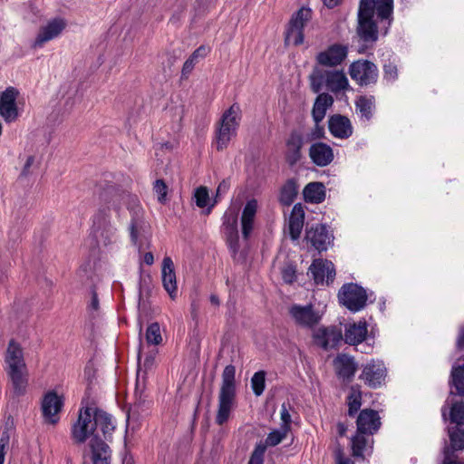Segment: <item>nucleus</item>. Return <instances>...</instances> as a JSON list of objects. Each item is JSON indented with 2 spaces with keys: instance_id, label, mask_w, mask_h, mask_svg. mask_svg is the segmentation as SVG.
<instances>
[{
  "instance_id": "nucleus-30",
  "label": "nucleus",
  "mask_w": 464,
  "mask_h": 464,
  "mask_svg": "<svg viewBox=\"0 0 464 464\" xmlns=\"http://www.w3.org/2000/svg\"><path fill=\"white\" fill-rule=\"evenodd\" d=\"M305 201L311 203H321L325 198L324 186L321 182H311L304 188Z\"/></svg>"
},
{
  "instance_id": "nucleus-36",
  "label": "nucleus",
  "mask_w": 464,
  "mask_h": 464,
  "mask_svg": "<svg viewBox=\"0 0 464 464\" xmlns=\"http://www.w3.org/2000/svg\"><path fill=\"white\" fill-rule=\"evenodd\" d=\"M146 342L149 345H159L162 342L160 327L158 323L150 324L145 334Z\"/></svg>"
},
{
  "instance_id": "nucleus-26",
  "label": "nucleus",
  "mask_w": 464,
  "mask_h": 464,
  "mask_svg": "<svg viewBox=\"0 0 464 464\" xmlns=\"http://www.w3.org/2000/svg\"><path fill=\"white\" fill-rule=\"evenodd\" d=\"M334 367L340 378L351 380L356 372V363L352 356L347 354H339L334 360Z\"/></svg>"
},
{
  "instance_id": "nucleus-39",
  "label": "nucleus",
  "mask_w": 464,
  "mask_h": 464,
  "mask_svg": "<svg viewBox=\"0 0 464 464\" xmlns=\"http://www.w3.org/2000/svg\"><path fill=\"white\" fill-rule=\"evenodd\" d=\"M451 378L458 393L464 396V364L452 368Z\"/></svg>"
},
{
  "instance_id": "nucleus-45",
  "label": "nucleus",
  "mask_w": 464,
  "mask_h": 464,
  "mask_svg": "<svg viewBox=\"0 0 464 464\" xmlns=\"http://www.w3.org/2000/svg\"><path fill=\"white\" fill-rule=\"evenodd\" d=\"M194 198L196 205L198 208H203L207 207L209 203V195L208 188L203 186L198 188L194 193Z\"/></svg>"
},
{
  "instance_id": "nucleus-24",
  "label": "nucleus",
  "mask_w": 464,
  "mask_h": 464,
  "mask_svg": "<svg viewBox=\"0 0 464 464\" xmlns=\"http://www.w3.org/2000/svg\"><path fill=\"white\" fill-rule=\"evenodd\" d=\"M329 130L335 138L347 139L353 134V126L348 118L334 115L329 120Z\"/></svg>"
},
{
  "instance_id": "nucleus-41",
  "label": "nucleus",
  "mask_w": 464,
  "mask_h": 464,
  "mask_svg": "<svg viewBox=\"0 0 464 464\" xmlns=\"http://www.w3.org/2000/svg\"><path fill=\"white\" fill-rule=\"evenodd\" d=\"M297 190L293 181L287 182L282 188L280 195V201L285 205H290L293 203Z\"/></svg>"
},
{
  "instance_id": "nucleus-17",
  "label": "nucleus",
  "mask_w": 464,
  "mask_h": 464,
  "mask_svg": "<svg viewBox=\"0 0 464 464\" xmlns=\"http://www.w3.org/2000/svg\"><path fill=\"white\" fill-rule=\"evenodd\" d=\"M314 342L324 350L335 348L343 340L342 331L335 327H320L313 334Z\"/></svg>"
},
{
  "instance_id": "nucleus-20",
  "label": "nucleus",
  "mask_w": 464,
  "mask_h": 464,
  "mask_svg": "<svg viewBox=\"0 0 464 464\" xmlns=\"http://www.w3.org/2000/svg\"><path fill=\"white\" fill-rule=\"evenodd\" d=\"M161 274L164 289L171 299H175L177 296V280L174 264L169 256H165L163 259Z\"/></svg>"
},
{
  "instance_id": "nucleus-10",
  "label": "nucleus",
  "mask_w": 464,
  "mask_h": 464,
  "mask_svg": "<svg viewBox=\"0 0 464 464\" xmlns=\"http://www.w3.org/2000/svg\"><path fill=\"white\" fill-rule=\"evenodd\" d=\"M67 26V21L62 17L48 20L39 28L33 44L34 48H42L47 42L59 37Z\"/></svg>"
},
{
  "instance_id": "nucleus-62",
  "label": "nucleus",
  "mask_w": 464,
  "mask_h": 464,
  "mask_svg": "<svg viewBox=\"0 0 464 464\" xmlns=\"http://www.w3.org/2000/svg\"><path fill=\"white\" fill-rule=\"evenodd\" d=\"M338 430H339V433L341 436H343L344 433H345V427L343 426V424H338Z\"/></svg>"
},
{
  "instance_id": "nucleus-11",
  "label": "nucleus",
  "mask_w": 464,
  "mask_h": 464,
  "mask_svg": "<svg viewBox=\"0 0 464 464\" xmlns=\"http://www.w3.org/2000/svg\"><path fill=\"white\" fill-rule=\"evenodd\" d=\"M349 73L351 78L362 86L374 83L378 77L376 65L367 60L353 62L350 65Z\"/></svg>"
},
{
  "instance_id": "nucleus-54",
  "label": "nucleus",
  "mask_w": 464,
  "mask_h": 464,
  "mask_svg": "<svg viewBox=\"0 0 464 464\" xmlns=\"http://www.w3.org/2000/svg\"><path fill=\"white\" fill-rule=\"evenodd\" d=\"M9 437L5 434L0 439V464H4L5 462V449L8 445Z\"/></svg>"
},
{
  "instance_id": "nucleus-46",
  "label": "nucleus",
  "mask_w": 464,
  "mask_h": 464,
  "mask_svg": "<svg viewBox=\"0 0 464 464\" xmlns=\"http://www.w3.org/2000/svg\"><path fill=\"white\" fill-rule=\"evenodd\" d=\"M267 447L266 442L257 444L248 464H263V457Z\"/></svg>"
},
{
  "instance_id": "nucleus-40",
  "label": "nucleus",
  "mask_w": 464,
  "mask_h": 464,
  "mask_svg": "<svg viewBox=\"0 0 464 464\" xmlns=\"http://www.w3.org/2000/svg\"><path fill=\"white\" fill-rule=\"evenodd\" d=\"M289 430L286 428L280 427L278 430H273L266 437V446L275 447L281 443L285 438Z\"/></svg>"
},
{
  "instance_id": "nucleus-13",
  "label": "nucleus",
  "mask_w": 464,
  "mask_h": 464,
  "mask_svg": "<svg viewBox=\"0 0 464 464\" xmlns=\"http://www.w3.org/2000/svg\"><path fill=\"white\" fill-rule=\"evenodd\" d=\"M385 376L384 363L379 360H371L362 366L360 379L369 387L377 388L384 382Z\"/></svg>"
},
{
  "instance_id": "nucleus-50",
  "label": "nucleus",
  "mask_w": 464,
  "mask_h": 464,
  "mask_svg": "<svg viewBox=\"0 0 464 464\" xmlns=\"http://www.w3.org/2000/svg\"><path fill=\"white\" fill-rule=\"evenodd\" d=\"M282 277L285 283L291 284L295 278V270L292 266H285L282 270Z\"/></svg>"
},
{
  "instance_id": "nucleus-7",
  "label": "nucleus",
  "mask_w": 464,
  "mask_h": 464,
  "mask_svg": "<svg viewBox=\"0 0 464 464\" xmlns=\"http://www.w3.org/2000/svg\"><path fill=\"white\" fill-rule=\"evenodd\" d=\"M373 0H361L358 13V34L365 42L377 40V26L372 21Z\"/></svg>"
},
{
  "instance_id": "nucleus-64",
  "label": "nucleus",
  "mask_w": 464,
  "mask_h": 464,
  "mask_svg": "<svg viewBox=\"0 0 464 464\" xmlns=\"http://www.w3.org/2000/svg\"><path fill=\"white\" fill-rule=\"evenodd\" d=\"M442 417H443L444 420H446V413H445L444 411H442Z\"/></svg>"
},
{
  "instance_id": "nucleus-63",
  "label": "nucleus",
  "mask_w": 464,
  "mask_h": 464,
  "mask_svg": "<svg viewBox=\"0 0 464 464\" xmlns=\"http://www.w3.org/2000/svg\"><path fill=\"white\" fill-rule=\"evenodd\" d=\"M140 357H141V354H140V353H139V355H138V358H139V367H140V368L141 367V365H140ZM140 369L139 370L138 377L140 376Z\"/></svg>"
},
{
  "instance_id": "nucleus-32",
  "label": "nucleus",
  "mask_w": 464,
  "mask_h": 464,
  "mask_svg": "<svg viewBox=\"0 0 464 464\" xmlns=\"http://www.w3.org/2000/svg\"><path fill=\"white\" fill-rule=\"evenodd\" d=\"M208 53V49L205 46H200L189 56V58L184 63L182 68V74L186 75L191 72L195 64L198 59L204 58Z\"/></svg>"
},
{
  "instance_id": "nucleus-59",
  "label": "nucleus",
  "mask_w": 464,
  "mask_h": 464,
  "mask_svg": "<svg viewBox=\"0 0 464 464\" xmlns=\"http://www.w3.org/2000/svg\"><path fill=\"white\" fill-rule=\"evenodd\" d=\"M209 301L211 303L212 305L214 306H219L220 304V301H219V298L218 297V295L212 294L209 297Z\"/></svg>"
},
{
  "instance_id": "nucleus-33",
  "label": "nucleus",
  "mask_w": 464,
  "mask_h": 464,
  "mask_svg": "<svg viewBox=\"0 0 464 464\" xmlns=\"http://www.w3.org/2000/svg\"><path fill=\"white\" fill-rule=\"evenodd\" d=\"M356 108L362 118L369 121L372 118L374 102L371 98L360 97L356 102Z\"/></svg>"
},
{
  "instance_id": "nucleus-43",
  "label": "nucleus",
  "mask_w": 464,
  "mask_h": 464,
  "mask_svg": "<svg viewBox=\"0 0 464 464\" xmlns=\"http://www.w3.org/2000/svg\"><path fill=\"white\" fill-rule=\"evenodd\" d=\"M265 382H266L265 372L260 371V372H256L253 375V377L251 379V386H252L254 393L256 396H260L263 393L265 387H266Z\"/></svg>"
},
{
  "instance_id": "nucleus-34",
  "label": "nucleus",
  "mask_w": 464,
  "mask_h": 464,
  "mask_svg": "<svg viewBox=\"0 0 464 464\" xmlns=\"http://www.w3.org/2000/svg\"><path fill=\"white\" fill-rule=\"evenodd\" d=\"M361 400L362 394L360 389L355 386L351 387L350 393L347 398L349 407L348 413L350 416H353L358 411L362 405Z\"/></svg>"
},
{
  "instance_id": "nucleus-58",
  "label": "nucleus",
  "mask_w": 464,
  "mask_h": 464,
  "mask_svg": "<svg viewBox=\"0 0 464 464\" xmlns=\"http://www.w3.org/2000/svg\"><path fill=\"white\" fill-rule=\"evenodd\" d=\"M340 1L341 0H323L324 4L329 8L336 6Z\"/></svg>"
},
{
  "instance_id": "nucleus-61",
  "label": "nucleus",
  "mask_w": 464,
  "mask_h": 464,
  "mask_svg": "<svg viewBox=\"0 0 464 464\" xmlns=\"http://www.w3.org/2000/svg\"><path fill=\"white\" fill-rule=\"evenodd\" d=\"M79 276L82 279V281L84 280V277L86 276L87 278L89 277V275H88V272H87V269L85 267H81L80 270H79Z\"/></svg>"
},
{
  "instance_id": "nucleus-8",
  "label": "nucleus",
  "mask_w": 464,
  "mask_h": 464,
  "mask_svg": "<svg viewBox=\"0 0 464 464\" xmlns=\"http://www.w3.org/2000/svg\"><path fill=\"white\" fill-rule=\"evenodd\" d=\"M342 304L353 312L362 309L367 301L365 290L355 284L344 285L338 294Z\"/></svg>"
},
{
  "instance_id": "nucleus-5",
  "label": "nucleus",
  "mask_w": 464,
  "mask_h": 464,
  "mask_svg": "<svg viewBox=\"0 0 464 464\" xmlns=\"http://www.w3.org/2000/svg\"><path fill=\"white\" fill-rule=\"evenodd\" d=\"M236 369L227 365L222 372V383L218 393V407L216 422L218 425L226 423L236 405Z\"/></svg>"
},
{
  "instance_id": "nucleus-53",
  "label": "nucleus",
  "mask_w": 464,
  "mask_h": 464,
  "mask_svg": "<svg viewBox=\"0 0 464 464\" xmlns=\"http://www.w3.org/2000/svg\"><path fill=\"white\" fill-rule=\"evenodd\" d=\"M334 458L337 464H354L350 458H345L342 449H337L334 452Z\"/></svg>"
},
{
  "instance_id": "nucleus-31",
  "label": "nucleus",
  "mask_w": 464,
  "mask_h": 464,
  "mask_svg": "<svg viewBox=\"0 0 464 464\" xmlns=\"http://www.w3.org/2000/svg\"><path fill=\"white\" fill-rule=\"evenodd\" d=\"M334 102L333 97L326 93L320 94L313 108V117L316 123L320 122L325 116L326 110Z\"/></svg>"
},
{
  "instance_id": "nucleus-3",
  "label": "nucleus",
  "mask_w": 464,
  "mask_h": 464,
  "mask_svg": "<svg viewBox=\"0 0 464 464\" xmlns=\"http://www.w3.org/2000/svg\"><path fill=\"white\" fill-rule=\"evenodd\" d=\"M6 374L14 396L26 392L28 386V370L24 359L21 347L11 341L5 356Z\"/></svg>"
},
{
  "instance_id": "nucleus-49",
  "label": "nucleus",
  "mask_w": 464,
  "mask_h": 464,
  "mask_svg": "<svg viewBox=\"0 0 464 464\" xmlns=\"http://www.w3.org/2000/svg\"><path fill=\"white\" fill-rule=\"evenodd\" d=\"M157 353L158 351L156 349H152L145 355L142 365L146 371L151 369L154 366Z\"/></svg>"
},
{
  "instance_id": "nucleus-60",
  "label": "nucleus",
  "mask_w": 464,
  "mask_h": 464,
  "mask_svg": "<svg viewBox=\"0 0 464 464\" xmlns=\"http://www.w3.org/2000/svg\"><path fill=\"white\" fill-rule=\"evenodd\" d=\"M457 345L459 349L464 348V331L459 334Z\"/></svg>"
},
{
  "instance_id": "nucleus-57",
  "label": "nucleus",
  "mask_w": 464,
  "mask_h": 464,
  "mask_svg": "<svg viewBox=\"0 0 464 464\" xmlns=\"http://www.w3.org/2000/svg\"><path fill=\"white\" fill-rule=\"evenodd\" d=\"M143 262L149 266L152 265L154 262V256L152 253L148 252L143 256Z\"/></svg>"
},
{
  "instance_id": "nucleus-12",
  "label": "nucleus",
  "mask_w": 464,
  "mask_h": 464,
  "mask_svg": "<svg viewBox=\"0 0 464 464\" xmlns=\"http://www.w3.org/2000/svg\"><path fill=\"white\" fill-rule=\"evenodd\" d=\"M450 420L456 423L454 429H450L451 446L455 450L464 449V403H454L450 410Z\"/></svg>"
},
{
  "instance_id": "nucleus-28",
  "label": "nucleus",
  "mask_w": 464,
  "mask_h": 464,
  "mask_svg": "<svg viewBox=\"0 0 464 464\" xmlns=\"http://www.w3.org/2000/svg\"><path fill=\"white\" fill-rule=\"evenodd\" d=\"M304 219V210L301 204H295L292 209L288 228L292 239L295 240L300 237Z\"/></svg>"
},
{
  "instance_id": "nucleus-37",
  "label": "nucleus",
  "mask_w": 464,
  "mask_h": 464,
  "mask_svg": "<svg viewBox=\"0 0 464 464\" xmlns=\"http://www.w3.org/2000/svg\"><path fill=\"white\" fill-rule=\"evenodd\" d=\"M311 19V10L302 7L292 17L289 25L303 30L304 24Z\"/></svg>"
},
{
  "instance_id": "nucleus-29",
  "label": "nucleus",
  "mask_w": 464,
  "mask_h": 464,
  "mask_svg": "<svg viewBox=\"0 0 464 464\" xmlns=\"http://www.w3.org/2000/svg\"><path fill=\"white\" fill-rule=\"evenodd\" d=\"M325 82L331 92H339L347 89L349 83L346 75L343 72L334 71L325 74Z\"/></svg>"
},
{
  "instance_id": "nucleus-19",
  "label": "nucleus",
  "mask_w": 464,
  "mask_h": 464,
  "mask_svg": "<svg viewBox=\"0 0 464 464\" xmlns=\"http://www.w3.org/2000/svg\"><path fill=\"white\" fill-rule=\"evenodd\" d=\"M333 235L324 225L317 224L306 231L305 239L318 251H325L333 241Z\"/></svg>"
},
{
  "instance_id": "nucleus-9",
  "label": "nucleus",
  "mask_w": 464,
  "mask_h": 464,
  "mask_svg": "<svg viewBox=\"0 0 464 464\" xmlns=\"http://www.w3.org/2000/svg\"><path fill=\"white\" fill-rule=\"evenodd\" d=\"M289 315L296 325L309 329L318 324L322 319V314L311 304H292L289 307Z\"/></svg>"
},
{
  "instance_id": "nucleus-38",
  "label": "nucleus",
  "mask_w": 464,
  "mask_h": 464,
  "mask_svg": "<svg viewBox=\"0 0 464 464\" xmlns=\"http://www.w3.org/2000/svg\"><path fill=\"white\" fill-rule=\"evenodd\" d=\"M393 0H373V8L381 19H388L392 14Z\"/></svg>"
},
{
  "instance_id": "nucleus-18",
  "label": "nucleus",
  "mask_w": 464,
  "mask_h": 464,
  "mask_svg": "<svg viewBox=\"0 0 464 464\" xmlns=\"http://www.w3.org/2000/svg\"><path fill=\"white\" fill-rule=\"evenodd\" d=\"M315 284L329 285L335 276L334 266L331 261L324 259H315L309 267Z\"/></svg>"
},
{
  "instance_id": "nucleus-21",
  "label": "nucleus",
  "mask_w": 464,
  "mask_h": 464,
  "mask_svg": "<svg viewBox=\"0 0 464 464\" xmlns=\"http://www.w3.org/2000/svg\"><path fill=\"white\" fill-rule=\"evenodd\" d=\"M106 441L102 437L97 440L94 438L88 444L93 464H111V451Z\"/></svg>"
},
{
  "instance_id": "nucleus-15",
  "label": "nucleus",
  "mask_w": 464,
  "mask_h": 464,
  "mask_svg": "<svg viewBox=\"0 0 464 464\" xmlns=\"http://www.w3.org/2000/svg\"><path fill=\"white\" fill-rule=\"evenodd\" d=\"M63 401L54 392H47L42 401V414L44 422L49 424H56L59 420V413L62 411Z\"/></svg>"
},
{
  "instance_id": "nucleus-23",
  "label": "nucleus",
  "mask_w": 464,
  "mask_h": 464,
  "mask_svg": "<svg viewBox=\"0 0 464 464\" xmlns=\"http://www.w3.org/2000/svg\"><path fill=\"white\" fill-rule=\"evenodd\" d=\"M367 334L366 322L348 324L344 329V342L350 345H357L365 340Z\"/></svg>"
},
{
  "instance_id": "nucleus-27",
  "label": "nucleus",
  "mask_w": 464,
  "mask_h": 464,
  "mask_svg": "<svg viewBox=\"0 0 464 464\" xmlns=\"http://www.w3.org/2000/svg\"><path fill=\"white\" fill-rule=\"evenodd\" d=\"M257 211V201L251 199L246 204L241 217L242 234L245 238H247L253 228L256 214Z\"/></svg>"
},
{
  "instance_id": "nucleus-44",
  "label": "nucleus",
  "mask_w": 464,
  "mask_h": 464,
  "mask_svg": "<svg viewBox=\"0 0 464 464\" xmlns=\"http://www.w3.org/2000/svg\"><path fill=\"white\" fill-rule=\"evenodd\" d=\"M87 310L89 315L92 318L97 317L100 314L101 306L100 300L98 298V295L94 288L91 291L90 300L88 301Z\"/></svg>"
},
{
  "instance_id": "nucleus-25",
  "label": "nucleus",
  "mask_w": 464,
  "mask_h": 464,
  "mask_svg": "<svg viewBox=\"0 0 464 464\" xmlns=\"http://www.w3.org/2000/svg\"><path fill=\"white\" fill-rule=\"evenodd\" d=\"M304 139L301 134L292 132L286 140L285 159L290 165L295 164L302 158L301 149Z\"/></svg>"
},
{
  "instance_id": "nucleus-4",
  "label": "nucleus",
  "mask_w": 464,
  "mask_h": 464,
  "mask_svg": "<svg viewBox=\"0 0 464 464\" xmlns=\"http://www.w3.org/2000/svg\"><path fill=\"white\" fill-rule=\"evenodd\" d=\"M381 425L378 413L373 410L362 411L357 419V432L351 439V450L353 457L364 459L371 451V440L367 435L372 434Z\"/></svg>"
},
{
  "instance_id": "nucleus-1",
  "label": "nucleus",
  "mask_w": 464,
  "mask_h": 464,
  "mask_svg": "<svg viewBox=\"0 0 464 464\" xmlns=\"http://www.w3.org/2000/svg\"><path fill=\"white\" fill-rule=\"evenodd\" d=\"M128 195L118 186L109 184L100 194L101 208L94 216L92 232L99 245L108 246L117 241V230L111 222V212L117 215Z\"/></svg>"
},
{
  "instance_id": "nucleus-16",
  "label": "nucleus",
  "mask_w": 464,
  "mask_h": 464,
  "mask_svg": "<svg viewBox=\"0 0 464 464\" xmlns=\"http://www.w3.org/2000/svg\"><path fill=\"white\" fill-rule=\"evenodd\" d=\"M347 53V45L334 44L330 45L326 50L320 52L316 56V61L319 64L324 66H336L345 60Z\"/></svg>"
},
{
  "instance_id": "nucleus-22",
  "label": "nucleus",
  "mask_w": 464,
  "mask_h": 464,
  "mask_svg": "<svg viewBox=\"0 0 464 464\" xmlns=\"http://www.w3.org/2000/svg\"><path fill=\"white\" fill-rule=\"evenodd\" d=\"M309 156L312 161L320 167L329 165L334 160L332 148L323 142H316L310 147Z\"/></svg>"
},
{
  "instance_id": "nucleus-2",
  "label": "nucleus",
  "mask_w": 464,
  "mask_h": 464,
  "mask_svg": "<svg viewBox=\"0 0 464 464\" xmlns=\"http://www.w3.org/2000/svg\"><path fill=\"white\" fill-rule=\"evenodd\" d=\"M116 424L113 417L92 407L81 409L77 420L72 425L71 437L75 444L91 443L94 438L111 440Z\"/></svg>"
},
{
  "instance_id": "nucleus-56",
  "label": "nucleus",
  "mask_w": 464,
  "mask_h": 464,
  "mask_svg": "<svg viewBox=\"0 0 464 464\" xmlns=\"http://www.w3.org/2000/svg\"><path fill=\"white\" fill-rule=\"evenodd\" d=\"M229 185L227 181L223 180L219 183L217 188L216 198H218L228 190Z\"/></svg>"
},
{
  "instance_id": "nucleus-52",
  "label": "nucleus",
  "mask_w": 464,
  "mask_h": 464,
  "mask_svg": "<svg viewBox=\"0 0 464 464\" xmlns=\"http://www.w3.org/2000/svg\"><path fill=\"white\" fill-rule=\"evenodd\" d=\"M397 68L392 64L384 65V77L388 81H394L397 78Z\"/></svg>"
},
{
  "instance_id": "nucleus-47",
  "label": "nucleus",
  "mask_w": 464,
  "mask_h": 464,
  "mask_svg": "<svg viewBox=\"0 0 464 464\" xmlns=\"http://www.w3.org/2000/svg\"><path fill=\"white\" fill-rule=\"evenodd\" d=\"M155 193L157 194L158 200L160 203H165L167 200V185L161 179L156 180L153 188Z\"/></svg>"
},
{
  "instance_id": "nucleus-48",
  "label": "nucleus",
  "mask_w": 464,
  "mask_h": 464,
  "mask_svg": "<svg viewBox=\"0 0 464 464\" xmlns=\"http://www.w3.org/2000/svg\"><path fill=\"white\" fill-rule=\"evenodd\" d=\"M280 419H281V426L282 428H286L287 430H290L291 424V415L289 413V408L285 403H283L280 410Z\"/></svg>"
},
{
  "instance_id": "nucleus-14",
  "label": "nucleus",
  "mask_w": 464,
  "mask_h": 464,
  "mask_svg": "<svg viewBox=\"0 0 464 464\" xmlns=\"http://www.w3.org/2000/svg\"><path fill=\"white\" fill-rule=\"evenodd\" d=\"M18 94V91L14 87H8L0 93V116L6 122L14 121L19 116L16 105Z\"/></svg>"
},
{
  "instance_id": "nucleus-42",
  "label": "nucleus",
  "mask_w": 464,
  "mask_h": 464,
  "mask_svg": "<svg viewBox=\"0 0 464 464\" xmlns=\"http://www.w3.org/2000/svg\"><path fill=\"white\" fill-rule=\"evenodd\" d=\"M304 42L303 30L289 25L285 34V44L298 45Z\"/></svg>"
},
{
  "instance_id": "nucleus-6",
  "label": "nucleus",
  "mask_w": 464,
  "mask_h": 464,
  "mask_svg": "<svg viewBox=\"0 0 464 464\" xmlns=\"http://www.w3.org/2000/svg\"><path fill=\"white\" fill-rule=\"evenodd\" d=\"M241 121V110L239 105L232 104L222 114L217 125L215 146L218 150L226 149L230 140L237 136Z\"/></svg>"
},
{
  "instance_id": "nucleus-55",
  "label": "nucleus",
  "mask_w": 464,
  "mask_h": 464,
  "mask_svg": "<svg viewBox=\"0 0 464 464\" xmlns=\"http://www.w3.org/2000/svg\"><path fill=\"white\" fill-rule=\"evenodd\" d=\"M35 163V157L34 155H30L26 158L24 165L22 169V175L27 176L31 172V167Z\"/></svg>"
},
{
  "instance_id": "nucleus-35",
  "label": "nucleus",
  "mask_w": 464,
  "mask_h": 464,
  "mask_svg": "<svg viewBox=\"0 0 464 464\" xmlns=\"http://www.w3.org/2000/svg\"><path fill=\"white\" fill-rule=\"evenodd\" d=\"M224 226L226 227L228 240L230 241V245L236 246L237 242V237H238L237 215H231L229 217H226V220L224 221Z\"/></svg>"
},
{
  "instance_id": "nucleus-51",
  "label": "nucleus",
  "mask_w": 464,
  "mask_h": 464,
  "mask_svg": "<svg viewBox=\"0 0 464 464\" xmlns=\"http://www.w3.org/2000/svg\"><path fill=\"white\" fill-rule=\"evenodd\" d=\"M144 226L139 223L138 221H133L130 225V237L133 242H136L140 231L144 230Z\"/></svg>"
}]
</instances>
